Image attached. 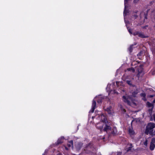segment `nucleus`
I'll list each match as a JSON object with an SVG mask.
<instances>
[{
	"mask_svg": "<svg viewBox=\"0 0 155 155\" xmlns=\"http://www.w3.org/2000/svg\"><path fill=\"white\" fill-rule=\"evenodd\" d=\"M117 131L116 127H114L113 128L111 129V130L110 132V134L113 135H115L117 134Z\"/></svg>",
	"mask_w": 155,
	"mask_h": 155,
	"instance_id": "obj_8",
	"label": "nucleus"
},
{
	"mask_svg": "<svg viewBox=\"0 0 155 155\" xmlns=\"http://www.w3.org/2000/svg\"><path fill=\"white\" fill-rule=\"evenodd\" d=\"M127 29H128V30L129 33L130 34H132V30H131V29H130V28H127Z\"/></svg>",
	"mask_w": 155,
	"mask_h": 155,
	"instance_id": "obj_24",
	"label": "nucleus"
},
{
	"mask_svg": "<svg viewBox=\"0 0 155 155\" xmlns=\"http://www.w3.org/2000/svg\"><path fill=\"white\" fill-rule=\"evenodd\" d=\"M64 140V137H61L57 140V143L58 144H60L63 142Z\"/></svg>",
	"mask_w": 155,
	"mask_h": 155,
	"instance_id": "obj_10",
	"label": "nucleus"
},
{
	"mask_svg": "<svg viewBox=\"0 0 155 155\" xmlns=\"http://www.w3.org/2000/svg\"><path fill=\"white\" fill-rule=\"evenodd\" d=\"M147 142L148 140H146L144 142L143 144L144 145H145L146 146H147Z\"/></svg>",
	"mask_w": 155,
	"mask_h": 155,
	"instance_id": "obj_23",
	"label": "nucleus"
},
{
	"mask_svg": "<svg viewBox=\"0 0 155 155\" xmlns=\"http://www.w3.org/2000/svg\"><path fill=\"white\" fill-rule=\"evenodd\" d=\"M127 83L129 85L132 86V83L131 81L129 80H127L126 81Z\"/></svg>",
	"mask_w": 155,
	"mask_h": 155,
	"instance_id": "obj_19",
	"label": "nucleus"
},
{
	"mask_svg": "<svg viewBox=\"0 0 155 155\" xmlns=\"http://www.w3.org/2000/svg\"><path fill=\"white\" fill-rule=\"evenodd\" d=\"M104 130L106 131L108 134L110 133V132L111 130V128L110 127L106 124L105 127L104 129Z\"/></svg>",
	"mask_w": 155,
	"mask_h": 155,
	"instance_id": "obj_6",
	"label": "nucleus"
},
{
	"mask_svg": "<svg viewBox=\"0 0 155 155\" xmlns=\"http://www.w3.org/2000/svg\"><path fill=\"white\" fill-rule=\"evenodd\" d=\"M140 95L141 97H142L143 98L142 99L144 101H146L147 100V99L146 98V94L144 93H142L140 94Z\"/></svg>",
	"mask_w": 155,
	"mask_h": 155,
	"instance_id": "obj_12",
	"label": "nucleus"
},
{
	"mask_svg": "<svg viewBox=\"0 0 155 155\" xmlns=\"http://www.w3.org/2000/svg\"><path fill=\"white\" fill-rule=\"evenodd\" d=\"M104 110L107 111L109 114H111L113 112L111 106H109L106 109H104Z\"/></svg>",
	"mask_w": 155,
	"mask_h": 155,
	"instance_id": "obj_7",
	"label": "nucleus"
},
{
	"mask_svg": "<svg viewBox=\"0 0 155 155\" xmlns=\"http://www.w3.org/2000/svg\"><path fill=\"white\" fill-rule=\"evenodd\" d=\"M123 101L125 103L131 106H133V105H136V104L135 103V101L131 99V97L130 96H123Z\"/></svg>",
	"mask_w": 155,
	"mask_h": 155,
	"instance_id": "obj_2",
	"label": "nucleus"
},
{
	"mask_svg": "<svg viewBox=\"0 0 155 155\" xmlns=\"http://www.w3.org/2000/svg\"><path fill=\"white\" fill-rule=\"evenodd\" d=\"M69 143H70V144H71V145H72V147H73V141L72 140H71V141H69Z\"/></svg>",
	"mask_w": 155,
	"mask_h": 155,
	"instance_id": "obj_26",
	"label": "nucleus"
},
{
	"mask_svg": "<svg viewBox=\"0 0 155 155\" xmlns=\"http://www.w3.org/2000/svg\"><path fill=\"white\" fill-rule=\"evenodd\" d=\"M154 123H150L146 127L145 133L146 134H150L151 135H155V133L153 132V129L155 127Z\"/></svg>",
	"mask_w": 155,
	"mask_h": 155,
	"instance_id": "obj_1",
	"label": "nucleus"
},
{
	"mask_svg": "<svg viewBox=\"0 0 155 155\" xmlns=\"http://www.w3.org/2000/svg\"><path fill=\"white\" fill-rule=\"evenodd\" d=\"M155 143V139L153 138L151 140V141L150 143V149L151 150H154L155 147V145L154 143Z\"/></svg>",
	"mask_w": 155,
	"mask_h": 155,
	"instance_id": "obj_4",
	"label": "nucleus"
},
{
	"mask_svg": "<svg viewBox=\"0 0 155 155\" xmlns=\"http://www.w3.org/2000/svg\"><path fill=\"white\" fill-rule=\"evenodd\" d=\"M129 0H124V5H125V8H124V15H126V14L127 13V11L126 10V9L127 8V6L126 5V4H127V2Z\"/></svg>",
	"mask_w": 155,
	"mask_h": 155,
	"instance_id": "obj_11",
	"label": "nucleus"
},
{
	"mask_svg": "<svg viewBox=\"0 0 155 155\" xmlns=\"http://www.w3.org/2000/svg\"><path fill=\"white\" fill-rule=\"evenodd\" d=\"M134 45H131L129 48H128V50L130 52V53H131L133 50V48L134 47H133V46Z\"/></svg>",
	"mask_w": 155,
	"mask_h": 155,
	"instance_id": "obj_14",
	"label": "nucleus"
},
{
	"mask_svg": "<svg viewBox=\"0 0 155 155\" xmlns=\"http://www.w3.org/2000/svg\"><path fill=\"white\" fill-rule=\"evenodd\" d=\"M132 144H130V146H131V147H132Z\"/></svg>",
	"mask_w": 155,
	"mask_h": 155,
	"instance_id": "obj_35",
	"label": "nucleus"
},
{
	"mask_svg": "<svg viewBox=\"0 0 155 155\" xmlns=\"http://www.w3.org/2000/svg\"><path fill=\"white\" fill-rule=\"evenodd\" d=\"M82 144L81 143H78L76 146L77 148L78 149H80V148L82 147Z\"/></svg>",
	"mask_w": 155,
	"mask_h": 155,
	"instance_id": "obj_15",
	"label": "nucleus"
},
{
	"mask_svg": "<svg viewBox=\"0 0 155 155\" xmlns=\"http://www.w3.org/2000/svg\"><path fill=\"white\" fill-rule=\"evenodd\" d=\"M123 110H124V112H126V110H125V109H123Z\"/></svg>",
	"mask_w": 155,
	"mask_h": 155,
	"instance_id": "obj_34",
	"label": "nucleus"
},
{
	"mask_svg": "<svg viewBox=\"0 0 155 155\" xmlns=\"http://www.w3.org/2000/svg\"><path fill=\"white\" fill-rule=\"evenodd\" d=\"M96 108V103L95 101L93 100L92 101V105L91 109L90 112L91 113H93L94 110Z\"/></svg>",
	"mask_w": 155,
	"mask_h": 155,
	"instance_id": "obj_5",
	"label": "nucleus"
},
{
	"mask_svg": "<svg viewBox=\"0 0 155 155\" xmlns=\"http://www.w3.org/2000/svg\"><path fill=\"white\" fill-rule=\"evenodd\" d=\"M97 102L98 103H100L102 101V99L101 98H100L98 100H97Z\"/></svg>",
	"mask_w": 155,
	"mask_h": 155,
	"instance_id": "obj_25",
	"label": "nucleus"
},
{
	"mask_svg": "<svg viewBox=\"0 0 155 155\" xmlns=\"http://www.w3.org/2000/svg\"><path fill=\"white\" fill-rule=\"evenodd\" d=\"M148 26L147 25H146V26H145L143 27V28L146 29L147 27Z\"/></svg>",
	"mask_w": 155,
	"mask_h": 155,
	"instance_id": "obj_28",
	"label": "nucleus"
},
{
	"mask_svg": "<svg viewBox=\"0 0 155 155\" xmlns=\"http://www.w3.org/2000/svg\"><path fill=\"white\" fill-rule=\"evenodd\" d=\"M139 32H140L138 31H136L133 33V35L134 36H136L137 35H138Z\"/></svg>",
	"mask_w": 155,
	"mask_h": 155,
	"instance_id": "obj_21",
	"label": "nucleus"
},
{
	"mask_svg": "<svg viewBox=\"0 0 155 155\" xmlns=\"http://www.w3.org/2000/svg\"><path fill=\"white\" fill-rule=\"evenodd\" d=\"M127 70L128 71H132L133 72L135 71V70L133 68H129L127 69Z\"/></svg>",
	"mask_w": 155,
	"mask_h": 155,
	"instance_id": "obj_17",
	"label": "nucleus"
},
{
	"mask_svg": "<svg viewBox=\"0 0 155 155\" xmlns=\"http://www.w3.org/2000/svg\"><path fill=\"white\" fill-rule=\"evenodd\" d=\"M138 36L139 37H141V38H145L147 37L143 33L140 32L138 35Z\"/></svg>",
	"mask_w": 155,
	"mask_h": 155,
	"instance_id": "obj_13",
	"label": "nucleus"
},
{
	"mask_svg": "<svg viewBox=\"0 0 155 155\" xmlns=\"http://www.w3.org/2000/svg\"><path fill=\"white\" fill-rule=\"evenodd\" d=\"M147 104L149 107H150L153 106V104L149 102H147Z\"/></svg>",
	"mask_w": 155,
	"mask_h": 155,
	"instance_id": "obj_20",
	"label": "nucleus"
},
{
	"mask_svg": "<svg viewBox=\"0 0 155 155\" xmlns=\"http://www.w3.org/2000/svg\"><path fill=\"white\" fill-rule=\"evenodd\" d=\"M94 148L92 146L91 144V143H90L86 147L84 150L86 151H88V152H87V153H93V151L94 150Z\"/></svg>",
	"mask_w": 155,
	"mask_h": 155,
	"instance_id": "obj_3",
	"label": "nucleus"
},
{
	"mask_svg": "<svg viewBox=\"0 0 155 155\" xmlns=\"http://www.w3.org/2000/svg\"><path fill=\"white\" fill-rule=\"evenodd\" d=\"M121 153L120 152H118L117 153H112L111 155H121Z\"/></svg>",
	"mask_w": 155,
	"mask_h": 155,
	"instance_id": "obj_18",
	"label": "nucleus"
},
{
	"mask_svg": "<svg viewBox=\"0 0 155 155\" xmlns=\"http://www.w3.org/2000/svg\"><path fill=\"white\" fill-rule=\"evenodd\" d=\"M153 53H155V50H154L153 51Z\"/></svg>",
	"mask_w": 155,
	"mask_h": 155,
	"instance_id": "obj_32",
	"label": "nucleus"
},
{
	"mask_svg": "<svg viewBox=\"0 0 155 155\" xmlns=\"http://www.w3.org/2000/svg\"><path fill=\"white\" fill-rule=\"evenodd\" d=\"M153 116L154 118V120L155 121V114L153 115Z\"/></svg>",
	"mask_w": 155,
	"mask_h": 155,
	"instance_id": "obj_30",
	"label": "nucleus"
},
{
	"mask_svg": "<svg viewBox=\"0 0 155 155\" xmlns=\"http://www.w3.org/2000/svg\"><path fill=\"white\" fill-rule=\"evenodd\" d=\"M145 18H146V16H145Z\"/></svg>",
	"mask_w": 155,
	"mask_h": 155,
	"instance_id": "obj_37",
	"label": "nucleus"
},
{
	"mask_svg": "<svg viewBox=\"0 0 155 155\" xmlns=\"http://www.w3.org/2000/svg\"><path fill=\"white\" fill-rule=\"evenodd\" d=\"M106 119H105V117H104V120H103V121L104 122H106Z\"/></svg>",
	"mask_w": 155,
	"mask_h": 155,
	"instance_id": "obj_29",
	"label": "nucleus"
},
{
	"mask_svg": "<svg viewBox=\"0 0 155 155\" xmlns=\"http://www.w3.org/2000/svg\"><path fill=\"white\" fill-rule=\"evenodd\" d=\"M154 96V95H150L149 96V97H153Z\"/></svg>",
	"mask_w": 155,
	"mask_h": 155,
	"instance_id": "obj_27",
	"label": "nucleus"
},
{
	"mask_svg": "<svg viewBox=\"0 0 155 155\" xmlns=\"http://www.w3.org/2000/svg\"><path fill=\"white\" fill-rule=\"evenodd\" d=\"M71 144H68V147H71Z\"/></svg>",
	"mask_w": 155,
	"mask_h": 155,
	"instance_id": "obj_31",
	"label": "nucleus"
},
{
	"mask_svg": "<svg viewBox=\"0 0 155 155\" xmlns=\"http://www.w3.org/2000/svg\"><path fill=\"white\" fill-rule=\"evenodd\" d=\"M98 124H97V127L99 129L101 130L102 129L103 126H98Z\"/></svg>",
	"mask_w": 155,
	"mask_h": 155,
	"instance_id": "obj_22",
	"label": "nucleus"
},
{
	"mask_svg": "<svg viewBox=\"0 0 155 155\" xmlns=\"http://www.w3.org/2000/svg\"><path fill=\"white\" fill-rule=\"evenodd\" d=\"M138 91L137 90L133 92L132 93V96L134 97H135L137 94H138Z\"/></svg>",
	"mask_w": 155,
	"mask_h": 155,
	"instance_id": "obj_16",
	"label": "nucleus"
},
{
	"mask_svg": "<svg viewBox=\"0 0 155 155\" xmlns=\"http://www.w3.org/2000/svg\"><path fill=\"white\" fill-rule=\"evenodd\" d=\"M66 148V150H67V149H68V148H66H66Z\"/></svg>",
	"mask_w": 155,
	"mask_h": 155,
	"instance_id": "obj_36",
	"label": "nucleus"
},
{
	"mask_svg": "<svg viewBox=\"0 0 155 155\" xmlns=\"http://www.w3.org/2000/svg\"><path fill=\"white\" fill-rule=\"evenodd\" d=\"M128 132L129 134L131 136L134 135L135 134V133L132 127L129 128Z\"/></svg>",
	"mask_w": 155,
	"mask_h": 155,
	"instance_id": "obj_9",
	"label": "nucleus"
},
{
	"mask_svg": "<svg viewBox=\"0 0 155 155\" xmlns=\"http://www.w3.org/2000/svg\"><path fill=\"white\" fill-rule=\"evenodd\" d=\"M139 73L137 75V76L138 77H139Z\"/></svg>",
	"mask_w": 155,
	"mask_h": 155,
	"instance_id": "obj_33",
	"label": "nucleus"
}]
</instances>
